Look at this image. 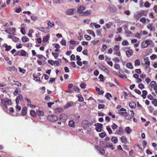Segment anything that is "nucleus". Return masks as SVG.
<instances>
[{"label":"nucleus","instance_id":"obj_1","mask_svg":"<svg viewBox=\"0 0 157 157\" xmlns=\"http://www.w3.org/2000/svg\"><path fill=\"white\" fill-rule=\"evenodd\" d=\"M47 119L49 121L54 122L58 120V117L56 115H51L48 116Z\"/></svg>","mask_w":157,"mask_h":157},{"label":"nucleus","instance_id":"obj_2","mask_svg":"<svg viewBox=\"0 0 157 157\" xmlns=\"http://www.w3.org/2000/svg\"><path fill=\"white\" fill-rule=\"evenodd\" d=\"M89 123L87 120H84L82 121V126L84 129H86L89 126Z\"/></svg>","mask_w":157,"mask_h":157},{"label":"nucleus","instance_id":"obj_3","mask_svg":"<svg viewBox=\"0 0 157 157\" xmlns=\"http://www.w3.org/2000/svg\"><path fill=\"white\" fill-rule=\"evenodd\" d=\"M94 125L96 127L95 129L97 132H100L101 131V128L103 126L102 124L98 123L95 124Z\"/></svg>","mask_w":157,"mask_h":157},{"label":"nucleus","instance_id":"obj_4","mask_svg":"<svg viewBox=\"0 0 157 157\" xmlns=\"http://www.w3.org/2000/svg\"><path fill=\"white\" fill-rule=\"evenodd\" d=\"M1 102L2 105H10L11 103V100L8 99H5L1 100Z\"/></svg>","mask_w":157,"mask_h":157},{"label":"nucleus","instance_id":"obj_5","mask_svg":"<svg viewBox=\"0 0 157 157\" xmlns=\"http://www.w3.org/2000/svg\"><path fill=\"white\" fill-rule=\"evenodd\" d=\"M67 116L64 113L61 114L59 116V120L62 122H65L67 119Z\"/></svg>","mask_w":157,"mask_h":157},{"label":"nucleus","instance_id":"obj_6","mask_svg":"<svg viewBox=\"0 0 157 157\" xmlns=\"http://www.w3.org/2000/svg\"><path fill=\"white\" fill-rule=\"evenodd\" d=\"M150 85L151 86L152 88H153L154 90H157V85L155 81H151L150 83Z\"/></svg>","mask_w":157,"mask_h":157},{"label":"nucleus","instance_id":"obj_7","mask_svg":"<svg viewBox=\"0 0 157 157\" xmlns=\"http://www.w3.org/2000/svg\"><path fill=\"white\" fill-rule=\"evenodd\" d=\"M109 8L111 12H114L117 10L116 8L113 5H109Z\"/></svg>","mask_w":157,"mask_h":157},{"label":"nucleus","instance_id":"obj_8","mask_svg":"<svg viewBox=\"0 0 157 157\" xmlns=\"http://www.w3.org/2000/svg\"><path fill=\"white\" fill-rule=\"evenodd\" d=\"M109 143L105 141H101L100 142V145L103 147L107 148Z\"/></svg>","mask_w":157,"mask_h":157},{"label":"nucleus","instance_id":"obj_9","mask_svg":"<svg viewBox=\"0 0 157 157\" xmlns=\"http://www.w3.org/2000/svg\"><path fill=\"white\" fill-rule=\"evenodd\" d=\"M77 9L78 13L82 14L83 11L85 9V7L84 6H80L78 7Z\"/></svg>","mask_w":157,"mask_h":157},{"label":"nucleus","instance_id":"obj_10","mask_svg":"<svg viewBox=\"0 0 157 157\" xmlns=\"http://www.w3.org/2000/svg\"><path fill=\"white\" fill-rule=\"evenodd\" d=\"M75 9H69L66 11V13L68 15H72L74 14Z\"/></svg>","mask_w":157,"mask_h":157},{"label":"nucleus","instance_id":"obj_11","mask_svg":"<svg viewBox=\"0 0 157 157\" xmlns=\"http://www.w3.org/2000/svg\"><path fill=\"white\" fill-rule=\"evenodd\" d=\"M27 108L26 107H24L22 108V111L21 112V115L22 116H25L27 113Z\"/></svg>","mask_w":157,"mask_h":157},{"label":"nucleus","instance_id":"obj_12","mask_svg":"<svg viewBox=\"0 0 157 157\" xmlns=\"http://www.w3.org/2000/svg\"><path fill=\"white\" fill-rule=\"evenodd\" d=\"M153 24L152 23L148 25L147 26V28L150 30L151 31H154L155 30V27L152 26Z\"/></svg>","mask_w":157,"mask_h":157},{"label":"nucleus","instance_id":"obj_13","mask_svg":"<svg viewBox=\"0 0 157 157\" xmlns=\"http://www.w3.org/2000/svg\"><path fill=\"white\" fill-rule=\"evenodd\" d=\"M75 105L74 102H71L67 103L66 105L64 106V108L65 109H67L68 107L74 106Z\"/></svg>","mask_w":157,"mask_h":157},{"label":"nucleus","instance_id":"obj_14","mask_svg":"<svg viewBox=\"0 0 157 157\" xmlns=\"http://www.w3.org/2000/svg\"><path fill=\"white\" fill-rule=\"evenodd\" d=\"M126 53L128 57H129L133 55V52L132 50H127L126 51Z\"/></svg>","mask_w":157,"mask_h":157},{"label":"nucleus","instance_id":"obj_15","mask_svg":"<svg viewBox=\"0 0 157 157\" xmlns=\"http://www.w3.org/2000/svg\"><path fill=\"white\" fill-rule=\"evenodd\" d=\"M119 114L121 115H124L125 114H126L127 113L126 112V110L124 108L121 109L119 110Z\"/></svg>","mask_w":157,"mask_h":157},{"label":"nucleus","instance_id":"obj_16","mask_svg":"<svg viewBox=\"0 0 157 157\" xmlns=\"http://www.w3.org/2000/svg\"><path fill=\"white\" fill-rule=\"evenodd\" d=\"M100 68L103 71H104L107 73L109 72V70L104 66L103 65H101L100 66Z\"/></svg>","mask_w":157,"mask_h":157},{"label":"nucleus","instance_id":"obj_17","mask_svg":"<svg viewBox=\"0 0 157 157\" xmlns=\"http://www.w3.org/2000/svg\"><path fill=\"white\" fill-rule=\"evenodd\" d=\"M129 106L132 109L135 108L136 106V104L134 101H131L129 104Z\"/></svg>","mask_w":157,"mask_h":157},{"label":"nucleus","instance_id":"obj_18","mask_svg":"<svg viewBox=\"0 0 157 157\" xmlns=\"http://www.w3.org/2000/svg\"><path fill=\"white\" fill-rule=\"evenodd\" d=\"M134 17L135 19H139L141 16L138 11L134 14Z\"/></svg>","mask_w":157,"mask_h":157},{"label":"nucleus","instance_id":"obj_19","mask_svg":"<svg viewBox=\"0 0 157 157\" xmlns=\"http://www.w3.org/2000/svg\"><path fill=\"white\" fill-rule=\"evenodd\" d=\"M141 15V16H146L147 15V12L146 11L142 10L139 11Z\"/></svg>","mask_w":157,"mask_h":157},{"label":"nucleus","instance_id":"obj_20","mask_svg":"<svg viewBox=\"0 0 157 157\" xmlns=\"http://www.w3.org/2000/svg\"><path fill=\"white\" fill-rule=\"evenodd\" d=\"M90 12L89 10H86L83 12L81 15L82 16H86L90 15Z\"/></svg>","mask_w":157,"mask_h":157},{"label":"nucleus","instance_id":"obj_21","mask_svg":"<svg viewBox=\"0 0 157 157\" xmlns=\"http://www.w3.org/2000/svg\"><path fill=\"white\" fill-rule=\"evenodd\" d=\"M111 140L114 144H116L118 142V139L116 137L113 136L111 138Z\"/></svg>","mask_w":157,"mask_h":157},{"label":"nucleus","instance_id":"obj_22","mask_svg":"<svg viewBox=\"0 0 157 157\" xmlns=\"http://www.w3.org/2000/svg\"><path fill=\"white\" fill-rule=\"evenodd\" d=\"M6 33H9V34H12V35H14L15 33L13 31L11 30V29L10 28L7 29L5 30Z\"/></svg>","mask_w":157,"mask_h":157},{"label":"nucleus","instance_id":"obj_23","mask_svg":"<svg viewBox=\"0 0 157 157\" xmlns=\"http://www.w3.org/2000/svg\"><path fill=\"white\" fill-rule=\"evenodd\" d=\"M147 93V92L146 90H143L142 91V94L141 95V96L143 97V99H145Z\"/></svg>","mask_w":157,"mask_h":157},{"label":"nucleus","instance_id":"obj_24","mask_svg":"<svg viewBox=\"0 0 157 157\" xmlns=\"http://www.w3.org/2000/svg\"><path fill=\"white\" fill-rule=\"evenodd\" d=\"M140 64V60L139 59H137L134 62V65L136 67L139 66Z\"/></svg>","mask_w":157,"mask_h":157},{"label":"nucleus","instance_id":"obj_25","mask_svg":"<svg viewBox=\"0 0 157 157\" xmlns=\"http://www.w3.org/2000/svg\"><path fill=\"white\" fill-rule=\"evenodd\" d=\"M146 41H144L141 43V47L142 48H147V44L145 42Z\"/></svg>","mask_w":157,"mask_h":157},{"label":"nucleus","instance_id":"obj_26","mask_svg":"<svg viewBox=\"0 0 157 157\" xmlns=\"http://www.w3.org/2000/svg\"><path fill=\"white\" fill-rule=\"evenodd\" d=\"M47 25L48 27L51 28L55 25V24L54 22H51L50 21H48Z\"/></svg>","mask_w":157,"mask_h":157},{"label":"nucleus","instance_id":"obj_27","mask_svg":"<svg viewBox=\"0 0 157 157\" xmlns=\"http://www.w3.org/2000/svg\"><path fill=\"white\" fill-rule=\"evenodd\" d=\"M126 67L129 69H132L133 68L132 64L131 63H128L126 64Z\"/></svg>","mask_w":157,"mask_h":157},{"label":"nucleus","instance_id":"obj_28","mask_svg":"<svg viewBox=\"0 0 157 157\" xmlns=\"http://www.w3.org/2000/svg\"><path fill=\"white\" fill-rule=\"evenodd\" d=\"M75 122L73 120H71L69 122L68 125H69L71 127H75Z\"/></svg>","mask_w":157,"mask_h":157},{"label":"nucleus","instance_id":"obj_29","mask_svg":"<svg viewBox=\"0 0 157 157\" xmlns=\"http://www.w3.org/2000/svg\"><path fill=\"white\" fill-rule=\"evenodd\" d=\"M22 41L23 42H26L29 40V39L26 36H24L21 38Z\"/></svg>","mask_w":157,"mask_h":157},{"label":"nucleus","instance_id":"obj_30","mask_svg":"<svg viewBox=\"0 0 157 157\" xmlns=\"http://www.w3.org/2000/svg\"><path fill=\"white\" fill-rule=\"evenodd\" d=\"M105 97L108 100H110V98H111L112 96L110 93H107L105 95Z\"/></svg>","mask_w":157,"mask_h":157},{"label":"nucleus","instance_id":"obj_31","mask_svg":"<svg viewBox=\"0 0 157 157\" xmlns=\"http://www.w3.org/2000/svg\"><path fill=\"white\" fill-rule=\"evenodd\" d=\"M4 45H5V51H9L12 48V47L11 46L8 45L6 44H4Z\"/></svg>","mask_w":157,"mask_h":157},{"label":"nucleus","instance_id":"obj_32","mask_svg":"<svg viewBox=\"0 0 157 157\" xmlns=\"http://www.w3.org/2000/svg\"><path fill=\"white\" fill-rule=\"evenodd\" d=\"M121 142L124 144L127 143V140L126 137L124 136H122L121 138Z\"/></svg>","mask_w":157,"mask_h":157},{"label":"nucleus","instance_id":"obj_33","mask_svg":"<svg viewBox=\"0 0 157 157\" xmlns=\"http://www.w3.org/2000/svg\"><path fill=\"white\" fill-rule=\"evenodd\" d=\"M144 61H145V64L147 65L148 66L150 65V62L148 60V58H145L144 59Z\"/></svg>","mask_w":157,"mask_h":157},{"label":"nucleus","instance_id":"obj_34","mask_svg":"<svg viewBox=\"0 0 157 157\" xmlns=\"http://www.w3.org/2000/svg\"><path fill=\"white\" fill-rule=\"evenodd\" d=\"M87 31L89 34L91 35L92 36H93L94 37L95 36V35L93 31L90 30H87Z\"/></svg>","mask_w":157,"mask_h":157},{"label":"nucleus","instance_id":"obj_35","mask_svg":"<svg viewBox=\"0 0 157 157\" xmlns=\"http://www.w3.org/2000/svg\"><path fill=\"white\" fill-rule=\"evenodd\" d=\"M73 89L76 92H79L80 91V89L78 86H74L73 87Z\"/></svg>","mask_w":157,"mask_h":157},{"label":"nucleus","instance_id":"obj_36","mask_svg":"<svg viewBox=\"0 0 157 157\" xmlns=\"http://www.w3.org/2000/svg\"><path fill=\"white\" fill-rule=\"evenodd\" d=\"M123 131L121 128L120 127L118 130L117 134L118 135H121L123 132Z\"/></svg>","mask_w":157,"mask_h":157},{"label":"nucleus","instance_id":"obj_37","mask_svg":"<svg viewBox=\"0 0 157 157\" xmlns=\"http://www.w3.org/2000/svg\"><path fill=\"white\" fill-rule=\"evenodd\" d=\"M113 23L111 22H109L108 23H106L105 25L108 29H109L110 28V26H112Z\"/></svg>","mask_w":157,"mask_h":157},{"label":"nucleus","instance_id":"obj_38","mask_svg":"<svg viewBox=\"0 0 157 157\" xmlns=\"http://www.w3.org/2000/svg\"><path fill=\"white\" fill-rule=\"evenodd\" d=\"M125 131L126 132L127 134H129L131 132V129L129 127H127L125 129Z\"/></svg>","mask_w":157,"mask_h":157},{"label":"nucleus","instance_id":"obj_39","mask_svg":"<svg viewBox=\"0 0 157 157\" xmlns=\"http://www.w3.org/2000/svg\"><path fill=\"white\" fill-rule=\"evenodd\" d=\"M49 35H47L45 36V38H43V41L44 42L48 41L49 39Z\"/></svg>","mask_w":157,"mask_h":157},{"label":"nucleus","instance_id":"obj_40","mask_svg":"<svg viewBox=\"0 0 157 157\" xmlns=\"http://www.w3.org/2000/svg\"><path fill=\"white\" fill-rule=\"evenodd\" d=\"M18 99V100L21 101L23 100V98L22 97V96L21 94H19L17 96V98H16Z\"/></svg>","mask_w":157,"mask_h":157},{"label":"nucleus","instance_id":"obj_41","mask_svg":"<svg viewBox=\"0 0 157 157\" xmlns=\"http://www.w3.org/2000/svg\"><path fill=\"white\" fill-rule=\"evenodd\" d=\"M106 128L109 134H111L112 133V131L111 128H110L109 126H107L106 127Z\"/></svg>","mask_w":157,"mask_h":157},{"label":"nucleus","instance_id":"obj_42","mask_svg":"<svg viewBox=\"0 0 157 157\" xmlns=\"http://www.w3.org/2000/svg\"><path fill=\"white\" fill-rule=\"evenodd\" d=\"M152 104L154 105L155 106H157V99H154L153 100V101L152 102Z\"/></svg>","mask_w":157,"mask_h":157},{"label":"nucleus","instance_id":"obj_43","mask_svg":"<svg viewBox=\"0 0 157 157\" xmlns=\"http://www.w3.org/2000/svg\"><path fill=\"white\" fill-rule=\"evenodd\" d=\"M108 145L107 148H109L112 150H113L115 149V147H113V145L110 144V143H109Z\"/></svg>","mask_w":157,"mask_h":157},{"label":"nucleus","instance_id":"obj_44","mask_svg":"<svg viewBox=\"0 0 157 157\" xmlns=\"http://www.w3.org/2000/svg\"><path fill=\"white\" fill-rule=\"evenodd\" d=\"M122 44L123 46H127L128 45L129 43L127 40H125L122 42Z\"/></svg>","mask_w":157,"mask_h":157},{"label":"nucleus","instance_id":"obj_45","mask_svg":"<svg viewBox=\"0 0 157 157\" xmlns=\"http://www.w3.org/2000/svg\"><path fill=\"white\" fill-rule=\"evenodd\" d=\"M133 116H132V115H127L125 116V118L127 120H130L131 119Z\"/></svg>","mask_w":157,"mask_h":157},{"label":"nucleus","instance_id":"obj_46","mask_svg":"<svg viewBox=\"0 0 157 157\" xmlns=\"http://www.w3.org/2000/svg\"><path fill=\"white\" fill-rule=\"evenodd\" d=\"M140 21L143 23L145 24L146 23V19L145 17H142L140 19Z\"/></svg>","mask_w":157,"mask_h":157},{"label":"nucleus","instance_id":"obj_47","mask_svg":"<svg viewBox=\"0 0 157 157\" xmlns=\"http://www.w3.org/2000/svg\"><path fill=\"white\" fill-rule=\"evenodd\" d=\"M37 114L39 116H43L44 113L42 111H39L37 112Z\"/></svg>","mask_w":157,"mask_h":157},{"label":"nucleus","instance_id":"obj_48","mask_svg":"<svg viewBox=\"0 0 157 157\" xmlns=\"http://www.w3.org/2000/svg\"><path fill=\"white\" fill-rule=\"evenodd\" d=\"M30 115L33 117H35L36 116V113L34 110H31L30 112Z\"/></svg>","mask_w":157,"mask_h":157},{"label":"nucleus","instance_id":"obj_49","mask_svg":"<svg viewBox=\"0 0 157 157\" xmlns=\"http://www.w3.org/2000/svg\"><path fill=\"white\" fill-rule=\"evenodd\" d=\"M150 113H152L154 110V109L153 107L152 106H149L148 107Z\"/></svg>","mask_w":157,"mask_h":157},{"label":"nucleus","instance_id":"obj_50","mask_svg":"<svg viewBox=\"0 0 157 157\" xmlns=\"http://www.w3.org/2000/svg\"><path fill=\"white\" fill-rule=\"evenodd\" d=\"M86 84L85 83L82 82L80 84V87L82 88H85L86 87Z\"/></svg>","mask_w":157,"mask_h":157},{"label":"nucleus","instance_id":"obj_51","mask_svg":"<svg viewBox=\"0 0 157 157\" xmlns=\"http://www.w3.org/2000/svg\"><path fill=\"white\" fill-rule=\"evenodd\" d=\"M118 127L117 125L115 123H113V124L111 125V127L113 130H114L116 129Z\"/></svg>","mask_w":157,"mask_h":157},{"label":"nucleus","instance_id":"obj_52","mask_svg":"<svg viewBox=\"0 0 157 157\" xmlns=\"http://www.w3.org/2000/svg\"><path fill=\"white\" fill-rule=\"evenodd\" d=\"M21 32L22 34L25 35V28L23 27H21Z\"/></svg>","mask_w":157,"mask_h":157},{"label":"nucleus","instance_id":"obj_53","mask_svg":"<svg viewBox=\"0 0 157 157\" xmlns=\"http://www.w3.org/2000/svg\"><path fill=\"white\" fill-rule=\"evenodd\" d=\"M78 101H79L82 102L83 101V98L81 95H78Z\"/></svg>","mask_w":157,"mask_h":157},{"label":"nucleus","instance_id":"obj_54","mask_svg":"<svg viewBox=\"0 0 157 157\" xmlns=\"http://www.w3.org/2000/svg\"><path fill=\"white\" fill-rule=\"evenodd\" d=\"M47 29V28H44L41 27H38L37 28V29L39 30H40L43 32H45V29Z\"/></svg>","mask_w":157,"mask_h":157},{"label":"nucleus","instance_id":"obj_55","mask_svg":"<svg viewBox=\"0 0 157 157\" xmlns=\"http://www.w3.org/2000/svg\"><path fill=\"white\" fill-rule=\"evenodd\" d=\"M26 52L23 50L21 51V55L22 56H25L26 55Z\"/></svg>","mask_w":157,"mask_h":157},{"label":"nucleus","instance_id":"obj_56","mask_svg":"<svg viewBox=\"0 0 157 157\" xmlns=\"http://www.w3.org/2000/svg\"><path fill=\"white\" fill-rule=\"evenodd\" d=\"M105 107V105L104 104H99L98 105V109H103Z\"/></svg>","mask_w":157,"mask_h":157},{"label":"nucleus","instance_id":"obj_57","mask_svg":"<svg viewBox=\"0 0 157 157\" xmlns=\"http://www.w3.org/2000/svg\"><path fill=\"white\" fill-rule=\"evenodd\" d=\"M77 51L78 52H81L82 50V47L81 45L79 46L77 48Z\"/></svg>","mask_w":157,"mask_h":157},{"label":"nucleus","instance_id":"obj_58","mask_svg":"<svg viewBox=\"0 0 157 157\" xmlns=\"http://www.w3.org/2000/svg\"><path fill=\"white\" fill-rule=\"evenodd\" d=\"M3 108L6 112H8L7 105H3Z\"/></svg>","mask_w":157,"mask_h":157},{"label":"nucleus","instance_id":"obj_59","mask_svg":"<svg viewBox=\"0 0 157 157\" xmlns=\"http://www.w3.org/2000/svg\"><path fill=\"white\" fill-rule=\"evenodd\" d=\"M48 63L52 65H53L55 64L54 61L52 60H48Z\"/></svg>","mask_w":157,"mask_h":157},{"label":"nucleus","instance_id":"obj_60","mask_svg":"<svg viewBox=\"0 0 157 157\" xmlns=\"http://www.w3.org/2000/svg\"><path fill=\"white\" fill-rule=\"evenodd\" d=\"M52 55L54 56L55 58L56 59L58 56L59 54L57 53L53 52L52 53Z\"/></svg>","mask_w":157,"mask_h":157},{"label":"nucleus","instance_id":"obj_61","mask_svg":"<svg viewBox=\"0 0 157 157\" xmlns=\"http://www.w3.org/2000/svg\"><path fill=\"white\" fill-rule=\"evenodd\" d=\"M145 41H146L145 42L147 44L148 46L152 43V41L151 40H147Z\"/></svg>","mask_w":157,"mask_h":157},{"label":"nucleus","instance_id":"obj_62","mask_svg":"<svg viewBox=\"0 0 157 157\" xmlns=\"http://www.w3.org/2000/svg\"><path fill=\"white\" fill-rule=\"evenodd\" d=\"M119 48V45H115L113 48V50L115 51L118 50Z\"/></svg>","mask_w":157,"mask_h":157},{"label":"nucleus","instance_id":"obj_63","mask_svg":"<svg viewBox=\"0 0 157 157\" xmlns=\"http://www.w3.org/2000/svg\"><path fill=\"white\" fill-rule=\"evenodd\" d=\"M106 135L105 133V132H101L99 134L100 136L102 138H104Z\"/></svg>","mask_w":157,"mask_h":157},{"label":"nucleus","instance_id":"obj_64","mask_svg":"<svg viewBox=\"0 0 157 157\" xmlns=\"http://www.w3.org/2000/svg\"><path fill=\"white\" fill-rule=\"evenodd\" d=\"M157 58V56L155 54H152L150 58L151 60H154Z\"/></svg>","mask_w":157,"mask_h":157}]
</instances>
